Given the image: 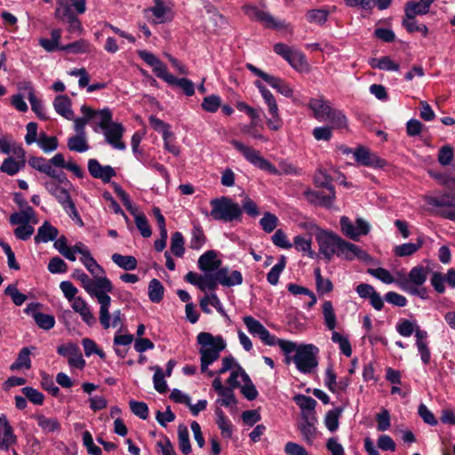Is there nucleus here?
Segmentation results:
<instances>
[{"label":"nucleus","instance_id":"nucleus-1","mask_svg":"<svg viewBox=\"0 0 455 455\" xmlns=\"http://www.w3.org/2000/svg\"><path fill=\"white\" fill-rule=\"evenodd\" d=\"M196 340L200 345L201 371L207 372L212 377L213 372L208 371V367L220 358V352L226 347V342L221 336H213L210 332H200Z\"/></svg>","mask_w":455,"mask_h":455},{"label":"nucleus","instance_id":"nucleus-2","mask_svg":"<svg viewBox=\"0 0 455 455\" xmlns=\"http://www.w3.org/2000/svg\"><path fill=\"white\" fill-rule=\"evenodd\" d=\"M89 290H85L92 297H95L100 304V323L102 326L109 325V307L111 298L108 294L113 291L111 281L101 275L91 278Z\"/></svg>","mask_w":455,"mask_h":455},{"label":"nucleus","instance_id":"nucleus-3","mask_svg":"<svg viewBox=\"0 0 455 455\" xmlns=\"http://www.w3.org/2000/svg\"><path fill=\"white\" fill-rule=\"evenodd\" d=\"M212 211L210 216L214 220L232 222L240 220L243 213L241 206L228 196H221L211 200Z\"/></svg>","mask_w":455,"mask_h":455},{"label":"nucleus","instance_id":"nucleus-4","mask_svg":"<svg viewBox=\"0 0 455 455\" xmlns=\"http://www.w3.org/2000/svg\"><path fill=\"white\" fill-rule=\"evenodd\" d=\"M318 353L319 348L315 345L300 344L299 345L297 353L292 356V362L301 373H312L318 365Z\"/></svg>","mask_w":455,"mask_h":455},{"label":"nucleus","instance_id":"nucleus-5","mask_svg":"<svg viewBox=\"0 0 455 455\" xmlns=\"http://www.w3.org/2000/svg\"><path fill=\"white\" fill-rule=\"evenodd\" d=\"M233 147L238 150L247 161H249L251 164L257 166L258 168L267 171V172L279 175L281 172L273 165L269 161L262 157L259 151L250 148L243 143L233 140L230 142Z\"/></svg>","mask_w":455,"mask_h":455},{"label":"nucleus","instance_id":"nucleus-6","mask_svg":"<svg viewBox=\"0 0 455 455\" xmlns=\"http://www.w3.org/2000/svg\"><path fill=\"white\" fill-rule=\"evenodd\" d=\"M427 279V270L422 266L412 267L408 274L397 272L395 284L403 291V287L422 286Z\"/></svg>","mask_w":455,"mask_h":455},{"label":"nucleus","instance_id":"nucleus-7","mask_svg":"<svg viewBox=\"0 0 455 455\" xmlns=\"http://www.w3.org/2000/svg\"><path fill=\"white\" fill-rule=\"evenodd\" d=\"M341 237L333 234L319 230L316 235V240L319 244V251L324 257L330 260L334 255H337Z\"/></svg>","mask_w":455,"mask_h":455},{"label":"nucleus","instance_id":"nucleus-8","mask_svg":"<svg viewBox=\"0 0 455 455\" xmlns=\"http://www.w3.org/2000/svg\"><path fill=\"white\" fill-rule=\"evenodd\" d=\"M340 227L343 234L354 241H359L361 235H365L370 232L369 223L360 218L354 224L348 217L343 216L340 219Z\"/></svg>","mask_w":455,"mask_h":455},{"label":"nucleus","instance_id":"nucleus-9","mask_svg":"<svg viewBox=\"0 0 455 455\" xmlns=\"http://www.w3.org/2000/svg\"><path fill=\"white\" fill-rule=\"evenodd\" d=\"M243 320L248 331L252 336L259 337L265 345L272 346L275 335H272L259 321L251 315L244 316Z\"/></svg>","mask_w":455,"mask_h":455},{"label":"nucleus","instance_id":"nucleus-10","mask_svg":"<svg viewBox=\"0 0 455 455\" xmlns=\"http://www.w3.org/2000/svg\"><path fill=\"white\" fill-rule=\"evenodd\" d=\"M28 164L32 168L48 175L54 180H57L60 183H63L65 180H67L65 173L62 172H58L55 168L51 166L49 160L43 156H30L28 159Z\"/></svg>","mask_w":455,"mask_h":455},{"label":"nucleus","instance_id":"nucleus-11","mask_svg":"<svg viewBox=\"0 0 455 455\" xmlns=\"http://www.w3.org/2000/svg\"><path fill=\"white\" fill-rule=\"evenodd\" d=\"M245 14L252 20L260 22L266 28H281L283 27V22H278L268 12L259 10L256 6L247 5L244 6Z\"/></svg>","mask_w":455,"mask_h":455},{"label":"nucleus","instance_id":"nucleus-12","mask_svg":"<svg viewBox=\"0 0 455 455\" xmlns=\"http://www.w3.org/2000/svg\"><path fill=\"white\" fill-rule=\"evenodd\" d=\"M57 352L59 355L68 357L69 366L77 369H83L85 365V361L82 356L80 348L74 343H68L58 347Z\"/></svg>","mask_w":455,"mask_h":455},{"label":"nucleus","instance_id":"nucleus-13","mask_svg":"<svg viewBox=\"0 0 455 455\" xmlns=\"http://www.w3.org/2000/svg\"><path fill=\"white\" fill-rule=\"evenodd\" d=\"M337 256L347 260H353L356 258L367 261L370 259L369 254L365 251L344 239L340 241Z\"/></svg>","mask_w":455,"mask_h":455},{"label":"nucleus","instance_id":"nucleus-14","mask_svg":"<svg viewBox=\"0 0 455 455\" xmlns=\"http://www.w3.org/2000/svg\"><path fill=\"white\" fill-rule=\"evenodd\" d=\"M354 157L361 165L367 167L382 168L386 164V161L379 157L376 154L371 153L364 147H357L354 151Z\"/></svg>","mask_w":455,"mask_h":455},{"label":"nucleus","instance_id":"nucleus-15","mask_svg":"<svg viewBox=\"0 0 455 455\" xmlns=\"http://www.w3.org/2000/svg\"><path fill=\"white\" fill-rule=\"evenodd\" d=\"M124 131V129L121 124L112 123L103 130L106 141L116 149H125V144L121 141Z\"/></svg>","mask_w":455,"mask_h":455},{"label":"nucleus","instance_id":"nucleus-16","mask_svg":"<svg viewBox=\"0 0 455 455\" xmlns=\"http://www.w3.org/2000/svg\"><path fill=\"white\" fill-rule=\"evenodd\" d=\"M88 171L93 178L100 179L105 183L109 182L111 178L116 175L114 168L110 165H101L96 159L88 161Z\"/></svg>","mask_w":455,"mask_h":455},{"label":"nucleus","instance_id":"nucleus-17","mask_svg":"<svg viewBox=\"0 0 455 455\" xmlns=\"http://www.w3.org/2000/svg\"><path fill=\"white\" fill-rule=\"evenodd\" d=\"M218 255L215 251L210 250L202 254L197 261L198 267L204 273H214L218 271L221 266V260L217 259Z\"/></svg>","mask_w":455,"mask_h":455},{"label":"nucleus","instance_id":"nucleus-18","mask_svg":"<svg viewBox=\"0 0 455 455\" xmlns=\"http://www.w3.org/2000/svg\"><path fill=\"white\" fill-rule=\"evenodd\" d=\"M217 279L220 284L226 287L240 285L243 283V275L238 270L230 271L228 267H221L217 271Z\"/></svg>","mask_w":455,"mask_h":455},{"label":"nucleus","instance_id":"nucleus-19","mask_svg":"<svg viewBox=\"0 0 455 455\" xmlns=\"http://www.w3.org/2000/svg\"><path fill=\"white\" fill-rule=\"evenodd\" d=\"M306 196L311 204L330 208L335 198L334 187H329L327 194L323 191H307Z\"/></svg>","mask_w":455,"mask_h":455},{"label":"nucleus","instance_id":"nucleus-20","mask_svg":"<svg viewBox=\"0 0 455 455\" xmlns=\"http://www.w3.org/2000/svg\"><path fill=\"white\" fill-rule=\"evenodd\" d=\"M308 108L313 111L315 118L320 122L326 121L329 113L332 109L330 103L323 97L311 99L308 102Z\"/></svg>","mask_w":455,"mask_h":455},{"label":"nucleus","instance_id":"nucleus-21","mask_svg":"<svg viewBox=\"0 0 455 455\" xmlns=\"http://www.w3.org/2000/svg\"><path fill=\"white\" fill-rule=\"evenodd\" d=\"M17 443V436L6 417H4L3 426L0 427V450L9 451L12 445Z\"/></svg>","mask_w":455,"mask_h":455},{"label":"nucleus","instance_id":"nucleus-22","mask_svg":"<svg viewBox=\"0 0 455 455\" xmlns=\"http://www.w3.org/2000/svg\"><path fill=\"white\" fill-rule=\"evenodd\" d=\"M72 308L78 313L82 320L88 325L92 326L96 323V318L91 311L87 302L81 297H76L73 303Z\"/></svg>","mask_w":455,"mask_h":455},{"label":"nucleus","instance_id":"nucleus-23","mask_svg":"<svg viewBox=\"0 0 455 455\" xmlns=\"http://www.w3.org/2000/svg\"><path fill=\"white\" fill-rule=\"evenodd\" d=\"M60 184V182H59L57 180H49L44 182V188L57 199V201L62 205L63 208H66V204L71 200L70 195L68 190L61 188Z\"/></svg>","mask_w":455,"mask_h":455},{"label":"nucleus","instance_id":"nucleus-24","mask_svg":"<svg viewBox=\"0 0 455 455\" xmlns=\"http://www.w3.org/2000/svg\"><path fill=\"white\" fill-rule=\"evenodd\" d=\"M35 211L31 206H26L19 212L10 215L9 221L12 225H28L30 222L36 223Z\"/></svg>","mask_w":455,"mask_h":455},{"label":"nucleus","instance_id":"nucleus-25","mask_svg":"<svg viewBox=\"0 0 455 455\" xmlns=\"http://www.w3.org/2000/svg\"><path fill=\"white\" fill-rule=\"evenodd\" d=\"M59 235L58 229L50 222L44 221L37 230L36 235L34 237L36 243H48L57 238Z\"/></svg>","mask_w":455,"mask_h":455},{"label":"nucleus","instance_id":"nucleus-26","mask_svg":"<svg viewBox=\"0 0 455 455\" xmlns=\"http://www.w3.org/2000/svg\"><path fill=\"white\" fill-rule=\"evenodd\" d=\"M55 111L68 120L74 118V112L71 109V100L67 95H59L53 100Z\"/></svg>","mask_w":455,"mask_h":455},{"label":"nucleus","instance_id":"nucleus-27","mask_svg":"<svg viewBox=\"0 0 455 455\" xmlns=\"http://www.w3.org/2000/svg\"><path fill=\"white\" fill-rule=\"evenodd\" d=\"M424 200L434 207H455V193H445L440 197L425 196Z\"/></svg>","mask_w":455,"mask_h":455},{"label":"nucleus","instance_id":"nucleus-28","mask_svg":"<svg viewBox=\"0 0 455 455\" xmlns=\"http://www.w3.org/2000/svg\"><path fill=\"white\" fill-rule=\"evenodd\" d=\"M33 418L36 419L38 426L45 434L58 431L60 428V423L56 418H46L43 414H36Z\"/></svg>","mask_w":455,"mask_h":455},{"label":"nucleus","instance_id":"nucleus-29","mask_svg":"<svg viewBox=\"0 0 455 455\" xmlns=\"http://www.w3.org/2000/svg\"><path fill=\"white\" fill-rule=\"evenodd\" d=\"M369 64L372 68L386 71H398L400 68L399 64L392 60L388 56H384L379 59L372 58L369 60Z\"/></svg>","mask_w":455,"mask_h":455},{"label":"nucleus","instance_id":"nucleus-30","mask_svg":"<svg viewBox=\"0 0 455 455\" xmlns=\"http://www.w3.org/2000/svg\"><path fill=\"white\" fill-rule=\"evenodd\" d=\"M22 157H24V152L21 150ZM25 166V160L21 158L20 160H14L12 157H8L4 159L3 164L0 166L1 172L7 173L8 175L16 174L20 169Z\"/></svg>","mask_w":455,"mask_h":455},{"label":"nucleus","instance_id":"nucleus-31","mask_svg":"<svg viewBox=\"0 0 455 455\" xmlns=\"http://www.w3.org/2000/svg\"><path fill=\"white\" fill-rule=\"evenodd\" d=\"M111 259L115 264L124 270H134L137 267V259L133 256L114 253Z\"/></svg>","mask_w":455,"mask_h":455},{"label":"nucleus","instance_id":"nucleus-32","mask_svg":"<svg viewBox=\"0 0 455 455\" xmlns=\"http://www.w3.org/2000/svg\"><path fill=\"white\" fill-rule=\"evenodd\" d=\"M164 288L158 279H152L148 284V298L154 303H159L164 297Z\"/></svg>","mask_w":455,"mask_h":455},{"label":"nucleus","instance_id":"nucleus-33","mask_svg":"<svg viewBox=\"0 0 455 455\" xmlns=\"http://www.w3.org/2000/svg\"><path fill=\"white\" fill-rule=\"evenodd\" d=\"M68 148L70 151H75L78 153L87 151L89 149V145L87 143L85 135L76 134L75 136L68 138Z\"/></svg>","mask_w":455,"mask_h":455},{"label":"nucleus","instance_id":"nucleus-34","mask_svg":"<svg viewBox=\"0 0 455 455\" xmlns=\"http://www.w3.org/2000/svg\"><path fill=\"white\" fill-rule=\"evenodd\" d=\"M266 82L285 97L291 98L292 96V89L281 78L270 75Z\"/></svg>","mask_w":455,"mask_h":455},{"label":"nucleus","instance_id":"nucleus-35","mask_svg":"<svg viewBox=\"0 0 455 455\" xmlns=\"http://www.w3.org/2000/svg\"><path fill=\"white\" fill-rule=\"evenodd\" d=\"M30 349L28 347H23L20 351L16 361L11 365L12 371L20 370L25 368L27 370L31 368L30 360Z\"/></svg>","mask_w":455,"mask_h":455},{"label":"nucleus","instance_id":"nucleus-36","mask_svg":"<svg viewBox=\"0 0 455 455\" xmlns=\"http://www.w3.org/2000/svg\"><path fill=\"white\" fill-rule=\"evenodd\" d=\"M178 439L179 448L184 455L191 452V445L189 442V433L188 427L184 425H180L178 427Z\"/></svg>","mask_w":455,"mask_h":455},{"label":"nucleus","instance_id":"nucleus-37","mask_svg":"<svg viewBox=\"0 0 455 455\" xmlns=\"http://www.w3.org/2000/svg\"><path fill=\"white\" fill-rule=\"evenodd\" d=\"M331 124V129H344L347 127V119L341 110L332 108L327 117Z\"/></svg>","mask_w":455,"mask_h":455},{"label":"nucleus","instance_id":"nucleus-38","mask_svg":"<svg viewBox=\"0 0 455 455\" xmlns=\"http://www.w3.org/2000/svg\"><path fill=\"white\" fill-rule=\"evenodd\" d=\"M37 144L44 152L49 153L58 148L59 141L56 137L42 132L37 140Z\"/></svg>","mask_w":455,"mask_h":455},{"label":"nucleus","instance_id":"nucleus-39","mask_svg":"<svg viewBox=\"0 0 455 455\" xmlns=\"http://www.w3.org/2000/svg\"><path fill=\"white\" fill-rule=\"evenodd\" d=\"M166 83L170 85H176L181 88L187 96H192L195 93V85L193 82L188 78H176L172 75V78Z\"/></svg>","mask_w":455,"mask_h":455},{"label":"nucleus","instance_id":"nucleus-40","mask_svg":"<svg viewBox=\"0 0 455 455\" xmlns=\"http://www.w3.org/2000/svg\"><path fill=\"white\" fill-rule=\"evenodd\" d=\"M342 412H343L342 407H337V408L331 410L327 412L325 419H324V423H325L326 427L331 432H334L338 429L339 419L341 416Z\"/></svg>","mask_w":455,"mask_h":455},{"label":"nucleus","instance_id":"nucleus-41","mask_svg":"<svg viewBox=\"0 0 455 455\" xmlns=\"http://www.w3.org/2000/svg\"><path fill=\"white\" fill-rule=\"evenodd\" d=\"M323 314L326 327L333 331L337 324L336 315L331 301H325L323 305Z\"/></svg>","mask_w":455,"mask_h":455},{"label":"nucleus","instance_id":"nucleus-42","mask_svg":"<svg viewBox=\"0 0 455 455\" xmlns=\"http://www.w3.org/2000/svg\"><path fill=\"white\" fill-rule=\"evenodd\" d=\"M184 237L180 232H174L171 237V251L176 257H182L185 252Z\"/></svg>","mask_w":455,"mask_h":455},{"label":"nucleus","instance_id":"nucleus-43","mask_svg":"<svg viewBox=\"0 0 455 455\" xmlns=\"http://www.w3.org/2000/svg\"><path fill=\"white\" fill-rule=\"evenodd\" d=\"M286 265V258L284 256H281L278 263H276L268 272L267 275V282L275 285L278 283L280 274L283 272Z\"/></svg>","mask_w":455,"mask_h":455},{"label":"nucleus","instance_id":"nucleus-44","mask_svg":"<svg viewBox=\"0 0 455 455\" xmlns=\"http://www.w3.org/2000/svg\"><path fill=\"white\" fill-rule=\"evenodd\" d=\"M55 18L64 20L74 15L68 0H56Z\"/></svg>","mask_w":455,"mask_h":455},{"label":"nucleus","instance_id":"nucleus-45","mask_svg":"<svg viewBox=\"0 0 455 455\" xmlns=\"http://www.w3.org/2000/svg\"><path fill=\"white\" fill-rule=\"evenodd\" d=\"M220 281L217 279V271L214 273H204L201 278L199 283V289L201 291H214L216 290Z\"/></svg>","mask_w":455,"mask_h":455},{"label":"nucleus","instance_id":"nucleus-46","mask_svg":"<svg viewBox=\"0 0 455 455\" xmlns=\"http://www.w3.org/2000/svg\"><path fill=\"white\" fill-rule=\"evenodd\" d=\"M423 242L421 240H419L417 243H403L401 245H398L395 247V253L396 256L399 257H405V256H411L413 253H415L421 246Z\"/></svg>","mask_w":455,"mask_h":455},{"label":"nucleus","instance_id":"nucleus-47","mask_svg":"<svg viewBox=\"0 0 455 455\" xmlns=\"http://www.w3.org/2000/svg\"><path fill=\"white\" fill-rule=\"evenodd\" d=\"M206 242L203 228L199 225L194 226L192 229V236L190 240V248L199 250Z\"/></svg>","mask_w":455,"mask_h":455},{"label":"nucleus","instance_id":"nucleus-48","mask_svg":"<svg viewBox=\"0 0 455 455\" xmlns=\"http://www.w3.org/2000/svg\"><path fill=\"white\" fill-rule=\"evenodd\" d=\"M152 369L155 370V374L153 376L155 389L160 394L166 393L168 386L164 379V373L163 372L162 368L159 366H155L152 367Z\"/></svg>","mask_w":455,"mask_h":455},{"label":"nucleus","instance_id":"nucleus-49","mask_svg":"<svg viewBox=\"0 0 455 455\" xmlns=\"http://www.w3.org/2000/svg\"><path fill=\"white\" fill-rule=\"evenodd\" d=\"M80 260L93 276L104 274V269L92 258L91 252L86 254L84 257H81Z\"/></svg>","mask_w":455,"mask_h":455},{"label":"nucleus","instance_id":"nucleus-50","mask_svg":"<svg viewBox=\"0 0 455 455\" xmlns=\"http://www.w3.org/2000/svg\"><path fill=\"white\" fill-rule=\"evenodd\" d=\"M429 11L424 5H421L419 1H409L405 4L404 6V14L405 16H414L417 15H424L428 13Z\"/></svg>","mask_w":455,"mask_h":455},{"label":"nucleus","instance_id":"nucleus-51","mask_svg":"<svg viewBox=\"0 0 455 455\" xmlns=\"http://www.w3.org/2000/svg\"><path fill=\"white\" fill-rule=\"evenodd\" d=\"M221 105V99L218 95L212 94L204 98L202 108L209 113H215Z\"/></svg>","mask_w":455,"mask_h":455},{"label":"nucleus","instance_id":"nucleus-52","mask_svg":"<svg viewBox=\"0 0 455 455\" xmlns=\"http://www.w3.org/2000/svg\"><path fill=\"white\" fill-rule=\"evenodd\" d=\"M331 340L332 342L339 344V349L346 356L349 357L352 355L351 345L347 338L342 336L338 331H333L331 333Z\"/></svg>","mask_w":455,"mask_h":455},{"label":"nucleus","instance_id":"nucleus-53","mask_svg":"<svg viewBox=\"0 0 455 455\" xmlns=\"http://www.w3.org/2000/svg\"><path fill=\"white\" fill-rule=\"evenodd\" d=\"M33 317H34L36 323L40 328L46 330V331L53 328V326L55 324V319L51 315L37 312V313L34 314Z\"/></svg>","mask_w":455,"mask_h":455},{"label":"nucleus","instance_id":"nucleus-54","mask_svg":"<svg viewBox=\"0 0 455 455\" xmlns=\"http://www.w3.org/2000/svg\"><path fill=\"white\" fill-rule=\"evenodd\" d=\"M315 276V284H316V290L320 293H326L330 292L333 286L331 282L329 279H324L321 275V269L319 267H316L314 270Z\"/></svg>","mask_w":455,"mask_h":455},{"label":"nucleus","instance_id":"nucleus-55","mask_svg":"<svg viewBox=\"0 0 455 455\" xmlns=\"http://www.w3.org/2000/svg\"><path fill=\"white\" fill-rule=\"evenodd\" d=\"M259 224L265 232L271 233L277 227L278 219L275 214L267 212L259 220Z\"/></svg>","mask_w":455,"mask_h":455},{"label":"nucleus","instance_id":"nucleus-56","mask_svg":"<svg viewBox=\"0 0 455 455\" xmlns=\"http://www.w3.org/2000/svg\"><path fill=\"white\" fill-rule=\"evenodd\" d=\"M240 377L242 378L243 381L249 380V375L240 365H237V369L233 371L228 379V383L230 388L235 389L240 387V382L238 380Z\"/></svg>","mask_w":455,"mask_h":455},{"label":"nucleus","instance_id":"nucleus-57","mask_svg":"<svg viewBox=\"0 0 455 455\" xmlns=\"http://www.w3.org/2000/svg\"><path fill=\"white\" fill-rule=\"evenodd\" d=\"M149 11L153 13V15L156 19L157 23H164V22L171 20V18L168 17V15L171 12V10L169 7L165 6L164 4L154 5L151 8H149Z\"/></svg>","mask_w":455,"mask_h":455},{"label":"nucleus","instance_id":"nucleus-58","mask_svg":"<svg viewBox=\"0 0 455 455\" xmlns=\"http://www.w3.org/2000/svg\"><path fill=\"white\" fill-rule=\"evenodd\" d=\"M216 414L218 417L217 425L220 428L222 435L230 437L232 435V427L229 419L225 417L224 412L220 409L216 411Z\"/></svg>","mask_w":455,"mask_h":455},{"label":"nucleus","instance_id":"nucleus-59","mask_svg":"<svg viewBox=\"0 0 455 455\" xmlns=\"http://www.w3.org/2000/svg\"><path fill=\"white\" fill-rule=\"evenodd\" d=\"M21 392L31 403L36 405H42L44 400L43 393L30 387H25L21 389Z\"/></svg>","mask_w":455,"mask_h":455},{"label":"nucleus","instance_id":"nucleus-60","mask_svg":"<svg viewBox=\"0 0 455 455\" xmlns=\"http://www.w3.org/2000/svg\"><path fill=\"white\" fill-rule=\"evenodd\" d=\"M367 272L378 278L379 280H380L381 282H383L384 283H395V278H394L392 276V275L390 274V272L388 270H387L386 268H383V267H378V268H369L367 270Z\"/></svg>","mask_w":455,"mask_h":455},{"label":"nucleus","instance_id":"nucleus-61","mask_svg":"<svg viewBox=\"0 0 455 455\" xmlns=\"http://www.w3.org/2000/svg\"><path fill=\"white\" fill-rule=\"evenodd\" d=\"M134 219L136 227L140 230L141 235L143 237H149L152 235V231L146 216L142 213H137L134 215Z\"/></svg>","mask_w":455,"mask_h":455},{"label":"nucleus","instance_id":"nucleus-62","mask_svg":"<svg viewBox=\"0 0 455 455\" xmlns=\"http://www.w3.org/2000/svg\"><path fill=\"white\" fill-rule=\"evenodd\" d=\"M306 17L308 22L322 25L327 20L328 12L325 10L314 9L308 11Z\"/></svg>","mask_w":455,"mask_h":455},{"label":"nucleus","instance_id":"nucleus-63","mask_svg":"<svg viewBox=\"0 0 455 455\" xmlns=\"http://www.w3.org/2000/svg\"><path fill=\"white\" fill-rule=\"evenodd\" d=\"M4 293H5V295L11 297L12 302L16 306H21L27 300V296L25 294L20 292L19 290L17 289L16 285H14V284H9L5 288Z\"/></svg>","mask_w":455,"mask_h":455},{"label":"nucleus","instance_id":"nucleus-64","mask_svg":"<svg viewBox=\"0 0 455 455\" xmlns=\"http://www.w3.org/2000/svg\"><path fill=\"white\" fill-rule=\"evenodd\" d=\"M306 421L299 426V430L307 443H311L315 438V427L314 423L310 422L306 415Z\"/></svg>","mask_w":455,"mask_h":455}]
</instances>
